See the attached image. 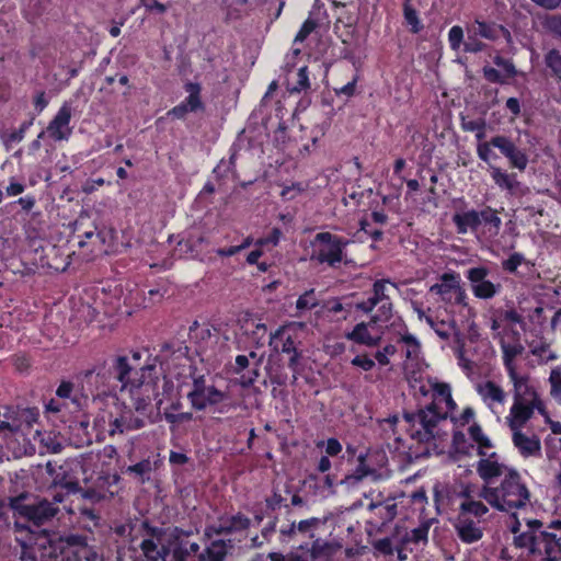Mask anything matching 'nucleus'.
<instances>
[{"instance_id": "473e14b6", "label": "nucleus", "mask_w": 561, "mask_h": 561, "mask_svg": "<svg viewBox=\"0 0 561 561\" xmlns=\"http://www.w3.org/2000/svg\"><path fill=\"white\" fill-rule=\"evenodd\" d=\"M320 304L319 296L314 288L305 290L296 300L295 309L296 317H301L305 312L310 311L318 307Z\"/></svg>"}, {"instance_id": "0e129e2a", "label": "nucleus", "mask_w": 561, "mask_h": 561, "mask_svg": "<svg viewBox=\"0 0 561 561\" xmlns=\"http://www.w3.org/2000/svg\"><path fill=\"white\" fill-rule=\"evenodd\" d=\"M461 128L465 131H481V129H485V121L484 118L477 119H466L463 116L461 117Z\"/></svg>"}, {"instance_id": "2f4dec72", "label": "nucleus", "mask_w": 561, "mask_h": 561, "mask_svg": "<svg viewBox=\"0 0 561 561\" xmlns=\"http://www.w3.org/2000/svg\"><path fill=\"white\" fill-rule=\"evenodd\" d=\"M543 64L547 75L561 82V51L558 48H551L543 55Z\"/></svg>"}, {"instance_id": "6e6552de", "label": "nucleus", "mask_w": 561, "mask_h": 561, "mask_svg": "<svg viewBox=\"0 0 561 561\" xmlns=\"http://www.w3.org/2000/svg\"><path fill=\"white\" fill-rule=\"evenodd\" d=\"M496 148L508 159L511 167L524 171L528 164L527 154L516 147L515 142L503 135L492 137L489 141L479 142L477 146V154L480 160L491 164L492 160L497 159V154L492 150Z\"/></svg>"}, {"instance_id": "c85d7f7f", "label": "nucleus", "mask_w": 561, "mask_h": 561, "mask_svg": "<svg viewBox=\"0 0 561 561\" xmlns=\"http://www.w3.org/2000/svg\"><path fill=\"white\" fill-rule=\"evenodd\" d=\"M456 530L459 539L465 543L479 541L482 536V529L470 518L458 517Z\"/></svg>"}, {"instance_id": "5701e85b", "label": "nucleus", "mask_w": 561, "mask_h": 561, "mask_svg": "<svg viewBox=\"0 0 561 561\" xmlns=\"http://www.w3.org/2000/svg\"><path fill=\"white\" fill-rule=\"evenodd\" d=\"M316 447L318 449H324V455H322L316 463V470L320 473H327L332 468L330 458L339 456L343 450V446L337 438L330 437L327 440L322 439L316 442Z\"/></svg>"}, {"instance_id": "052dcab7", "label": "nucleus", "mask_w": 561, "mask_h": 561, "mask_svg": "<svg viewBox=\"0 0 561 561\" xmlns=\"http://www.w3.org/2000/svg\"><path fill=\"white\" fill-rule=\"evenodd\" d=\"M317 27V22L312 19H307L300 26L295 36V43H302Z\"/></svg>"}, {"instance_id": "39448f33", "label": "nucleus", "mask_w": 561, "mask_h": 561, "mask_svg": "<svg viewBox=\"0 0 561 561\" xmlns=\"http://www.w3.org/2000/svg\"><path fill=\"white\" fill-rule=\"evenodd\" d=\"M480 496L492 507L511 513L530 504V491L516 469H510L499 485H484Z\"/></svg>"}, {"instance_id": "20e7f679", "label": "nucleus", "mask_w": 561, "mask_h": 561, "mask_svg": "<svg viewBox=\"0 0 561 561\" xmlns=\"http://www.w3.org/2000/svg\"><path fill=\"white\" fill-rule=\"evenodd\" d=\"M53 502L47 500L28 501V496L22 493L18 496L10 497V507L12 508L14 520V531L16 534L35 533L32 526L39 528L49 523L59 512L57 503H62L65 496L56 491V486L51 492Z\"/></svg>"}, {"instance_id": "7c9ffc66", "label": "nucleus", "mask_w": 561, "mask_h": 561, "mask_svg": "<svg viewBox=\"0 0 561 561\" xmlns=\"http://www.w3.org/2000/svg\"><path fill=\"white\" fill-rule=\"evenodd\" d=\"M375 470L371 469L366 462V455L360 454L357 457L356 467L351 472L345 474V477L341 479L339 483L345 484L347 486H354L358 484L360 481H363L369 474H373Z\"/></svg>"}, {"instance_id": "ea45409f", "label": "nucleus", "mask_w": 561, "mask_h": 561, "mask_svg": "<svg viewBox=\"0 0 561 561\" xmlns=\"http://www.w3.org/2000/svg\"><path fill=\"white\" fill-rule=\"evenodd\" d=\"M224 516H225L227 526L230 529L229 530L230 535L236 534V533L245 531L251 526V519L241 512H238L237 514L231 515V516H226V515H224Z\"/></svg>"}, {"instance_id": "603ef678", "label": "nucleus", "mask_w": 561, "mask_h": 561, "mask_svg": "<svg viewBox=\"0 0 561 561\" xmlns=\"http://www.w3.org/2000/svg\"><path fill=\"white\" fill-rule=\"evenodd\" d=\"M286 501L287 497L283 496L282 493L277 490H273V494L265 499V505L267 510L275 512L283 506L287 508L289 505L286 503Z\"/></svg>"}, {"instance_id": "c03bdc74", "label": "nucleus", "mask_w": 561, "mask_h": 561, "mask_svg": "<svg viewBox=\"0 0 561 561\" xmlns=\"http://www.w3.org/2000/svg\"><path fill=\"white\" fill-rule=\"evenodd\" d=\"M425 321L442 340H448L451 335L453 325L444 320L438 321L433 317H425Z\"/></svg>"}, {"instance_id": "e2e57ef3", "label": "nucleus", "mask_w": 561, "mask_h": 561, "mask_svg": "<svg viewBox=\"0 0 561 561\" xmlns=\"http://www.w3.org/2000/svg\"><path fill=\"white\" fill-rule=\"evenodd\" d=\"M10 205H19L22 211L28 214L36 205V197L33 194H26L25 196L19 197L16 201L10 203Z\"/></svg>"}, {"instance_id": "2eb2a0df", "label": "nucleus", "mask_w": 561, "mask_h": 561, "mask_svg": "<svg viewBox=\"0 0 561 561\" xmlns=\"http://www.w3.org/2000/svg\"><path fill=\"white\" fill-rule=\"evenodd\" d=\"M268 344L276 352L289 355L288 368L294 371L293 382L297 380V369L301 353L298 351L295 337L289 334L285 327H279L270 335Z\"/></svg>"}, {"instance_id": "79ce46f5", "label": "nucleus", "mask_w": 561, "mask_h": 561, "mask_svg": "<svg viewBox=\"0 0 561 561\" xmlns=\"http://www.w3.org/2000/svg\"><path fill=\"white\" fill-rule=\"evenodd\" d=\"M490 171L492 180L499 187L505 190H512L514 187V181L512 176L501 168L490 165Z\"/></svg>"}, {"instance_id": "774afa93", "label": "nucleus", "mask_w": 561, "mask_h": 561, "mask_svg": "<svg viewBox=\"0 0 561 561\" xmlns=\"http://www.w3.org/2000/svg\"><path fill=\"white\" fill-rule=\"evenodd\" d=\"M172 561H187L190 554L186 551V543L183 541L178 542L173 549H170Z\"/></svg>"}, {"instance_id": "4be33fe9", "label": "nucleus", "mask_w": 561, "mask_h": 561, "mask_svg": "<svg viewBox=\"0 0 561 561\" xmlns=\"http://www.w3.org/2000/svg\"><path fill=\"white\" fill-rule=\"evenodd\" d=\"M495 456L496 453H492L489 458H482L478 462L477 471L484 481V485H493L495 478H504V474L511 469L504 463L494 460Z\"/></svg>"}, {"instance_id": "c9c22d12", "label": "nucleus", "mask_w": 561, "mask_h": 561, "mask_svg": "<svg viewBox=\"0 0 561 561\" xmlns=\"http://www.w3.org/2000/svg\"><path fill=\"white\" fill-rule=\"evenodd\" d=\"M540 533L535 534L534 531H524L514 536V545L517 548L528 549L531 554L541 552L539 548Z\"/></svg>"}, {"instance_id": "37998d69", "label": "nucleus", "mask_w": 561, "mask_h": 561, "mask_svg": "<svg viewBox=\"0 0 561 561\" xmlns=\"http://www.w3.org/2000/svg\"><path fill=\"white\" fill-rule=\"evenodd\" d=\"M542 26L553 37L561 39V13L546 15Z\"/></svg>"}, {"instance_id": "0eeeda50", "label": "nucleus", "mask_w": 561, "mask_h": 561, "mask_svg": "<svg viewBox=\"0 0 561 561\" xmlns=\"http://www.w3.org/2000/svg\"><path fill=\"white\" fill-rule=\"evenodd\" d=\"M389 287L397 289V285L389 279H377L373 284L371 296L356 305V309L364 313H370L377 308L371 316L373 323L386 324L393 316V305L389 296Z\"/></svg>"}, {"instance_id": "423d86ee", "label": "nucleus", "mask_w": 561, "mask_h": 561, "mask_svg": "<svg viewBox=\"0 0 561 561\" xmlns=\"http://www.w3.org/2000/svg\"><path fill=\"white\" fill-rule=\"evenodd\" d=\"M187 400L195 411L210 409L214 413L226 414L236 409L229 392L209 383L204 375L193 378L191 390L187 392Z\"/></svg>"}, {"instance_id": "13d9d810", "label": "nucleus", "mask_w": 561, "mask_h": 561, "mask_svg": "<svg viewBox=\"0 0 561 561\" xmlns=\"http://www.w3.org/2000/svg\"><path fill=\"white\" fill-rule=\"evenodd\" d=\"M374 549L383 554V556H392L393 554V542L390 537H385L377 539L373 542Z\"/></svg>"}, {"instance_id": "c756f323", "label": "nucleus", "mask_w": 561, "mask_h": 561, "mask_svg": "<svg viewBox=\"0 0 561 561\" xmlns=\"http://www.w3.org/2000/svg\"><path fill=\"white\" fill-rule=\"evenodd\" d=\"M460 286V276L457 273H444L440 283L434 284L431 291L442 296L443 300H450L451 294H455Z\"/></svg>"}, {"instance_id": "a19ab883", "label": "nucleus", "mask_w": 561, "mask_h": 561, "mask_svg": "<svg viewBox=\"0 0 561 561\" xmlns=\"http://www.w3.org/2000/svg\"><path fill=\"white\" fill-rule=\"evenodd\" d=\"M523 264L529 265V261L520 252H513L501 262L503 271L515 276L519 275L518 267Z\"/></svg>"}, {"instance_id": "9b49d317", "label": "nucleus", "mask_w": 561, "mask_h": 561, "mask_svg": "<svg viewBox=\"0 0 561 561\" xmlns=\"http://www.w3.org/2000/svg\"><path fill=\"white\" fill-rule=\"evenodd\" d=\"M61 561H103L94 547L88 545V537L80 534H66L59 538Z\"/></svg>"}, {"instance_id": "5fc2aeb1", "label": "nucleus", "mask_w": 561, "mask_h": 561, "mask_svg": "<svg viewBox=\"0 0 561 561\" xmlns=\"http://www.w3.org/2000/svg\"><path fill=\"white\" fill-rule=\"evenodd\" d=\"M449 46L454 50H458L463 42V30L459 25H454L448 32Z\"/></svg>"}, {"instance_id": "f704fd0d", "label": "nucleus", "mask_w": 561, "mask_h": 561, "mask_svg": "<svg viewBox=\"0 0 561 561\" xmlns=\"http://www.w3.org/2000/svg\"><path fill=\"white\" fill-rule=\"evenodd\" d=\"M479 393L482 396L484 401H488L490 403L496 402L500 404H504L506 400V394L503 388L491 380L485 381L480 387Z\"/></svg>"}, {"instance_id": "ddd939ff", "label": "nucleus", "mask_w": 561, "mask_h": 561, "mask_svg": "<svg viewBox=\"0 0 561 561\" xmlns=\"http://www.w3.org/2000/svg\"><path fill=\"white\" fill-rule=\"evenodd\" d=\"M160 380L161 381L159 383V396H161L165 391V388L172 387V383H170V381L167 380L162 369ZM153 401H156L158 407L162 403V399L160 397H158L157 400H152L150 403H152ZM150 405L151 404H149L144 412H139L135 409V411L140 415H134V413L129 410L124 412L121 416L115 417L113 421L110 422V434H123L124 432L142 428L146 424L145 416H148L147 411Z\"/></svg>"}, {"instance_id": "8fccbe9b", "label": "nucleus", "mask_w": 561, "mask_h": 561, "mask_svg": "<svg viewBox=\"0 0 561 561\" xmlns=\"http://www.w3.org/2000/svg\"><path fill=\"white\" fill-rule=\"evenodd\" d=\"M400 342L407 345L405 357L408 359L416 358L419 356L421 344L414 335L405 333L400 337Z\"/></svg>"}, {"instance_id": "680f3d73", "label": "nucleus", "mask_w": 561, "mask_h": 561, "mask_svg": "<svg viewBox=\"0 0 561 561\" xmlns=\"http://www.w3.org/2000/svg\"><path fill=\"white\" fill-rule=\"evenodd\" d=\"M397 353V347L392 344H387L382 350H379L375 353V359L381 366H387L389 362V356H393Z\"/></svg>"}, {"instance_id": "09e8293b", "label": "nucleus", "mask_w": 561, "mask_h": 561, "mask_svg": "<svg viewBox=\"0 0 561 561\" xmlns=\"http://www.w3.org/2000/svg\"><path fill=\"white\" fill-rule=\"evenodd\" d=\"M229 528L225 520V516L218 517V524L207 525L204 529V537L206 539H211L214 536H228L230 535Z\"/></svg>"}, {"instance_id": "de8ad7c7", "label": "nucleus", "mask_w": 561, "mask_h": 561, "mask_svg": "<svg viewBox=\"0 0 561 561\" xmlns=\"http://www.w3.org/2000/svg\"><path fill=\"white\" fill-rule=\"evenodd\" d=\"M152 470V465L149 459H142L141 461L131 465L127 468V472L134 473L140 478L141 482L150 479L149 474Z\"/></svg>"}, {"instance_id": "cd10ccee", "label": "nucleus", "mask_w": 561, "mask_h": 561, "mask_svg": "<svg viewBox=\"0 0 561 561\" xmlns=\"http://www.w3.org/2000/svg\"><path fill=\"white\" fill-rule=\"evenodd\" d=\"M542 546L547 561H561V536L540 530L539 547Z\"/></svg>"}, {"instance_id": "f8f14e48", "label": "nucleus", "mask_w": 561, "mask_h": 561, "mask_svg": "<svg viewBox=\"0 0 561 561\" xmlns=\"http://www.w3.org/2000/svg\"><path fill=\"white\" fill-rule=\"evenodd\" d=\"M490 275L491 271L486 265L472 266L465 272L470 290L477 299L491 300L502 293V284L490 279Z\"/></svg>"}, {"instance_id": "dca6fc26", "label": "nucleus", "mask_w": 561, "mask_h": 561, "mask_svg": "<svg viewBox=\"0 0 561 561\" xmlns=\"http://www.w3.org/2000/svg\"><path fill=\"white\" fill-rule=\"evenodd\" d=\"M187 96L167 112V116L175 119H185L188 113L205 111V103L202 99V85L198 82L187 81L183 85Z\"/></svg>"}, {"instance_id": "bb28decb", "label": "nucleus", "mask_w": 561, "mask_h": 561, "mask_svg": "<svg viewBox=\"0 0 561 561\" xmlns=\"http://www.w3.org/2000/svg\"><path fill=\"white\" fill-rule=\"evenodd\" d=\"M231 540L215 539L197 556V561H225L229 548H231Z\"/></svg>"}, {"instance_id": "f03ea898", "label": "nucleus", "mask_w": 561, "mask_h": 561, "mask_svg": "<svg viewBox=\"0 0 561 561\" xmlns=\"http://www.w3.org/2000/svg\"><path fill=\"white\" fill-rule=\"evenodd\" d=\"M412 387L423 397L431 393L432 401L416 412L403 413L405 431L413 440L428 444L439 437L438 424L450 416L457 404L448 383L420 380L417 388L416 385Z\"/></svg>"}, {"instance_id": "e433bc0d", "label": "nucleus", "mask_w": 561, "mask_h": 561, "mask_svg": "<svg viewBox=\"0 0 561 561\" xmlns=\"http://www.w3.org/2000/svg\"><path fill=\"white\" fill-rule=\"evenodd\" d=\"M403 18L405 24L409 26V30L413 34H417L423 30V23L419 16V12L411 4L410 0H405L403 2Z\"/></svg>"}, {"instance_id": "4d7b16f0", "label": "nucleus", "mask_w": 561, "mask_h": 561, "mask_svg": "<svg viewBox=\"0 0 561 561\" xmlns=\"http://www.w3.org/2000/svg\"><path fill=\"white\" fill-rule=\"evenodd\" d=\"M428 530V525L422 524L410 531V534L408 535V540L413 543L426 542Z\"/></svg>"}, {"instance_id": "72a5a7b5", "label": "nucleus", "mask_w": 561, "mask_h": 561, "mask_svg": "<svg viewBox=\"0 0 561 561\" xmlns=\"http://www.w3.org/2000/svg\"><path fill=\"white\" fill-rule=\"evenodd\" d=\"M530 354L537 358L539 365H546L549 362L558 359V355L550 348V343L546 340L533 342L530 345Z\"/></svg>"}, {"instance_id": "4c0bfd02", "label": "nucleus", "mask_w": 561, "mask_h": 561, "mask_svg": "<svg viewBox=\"0 0 561 561\" xmlns=\"http://www.w3.org/2000/svg\"><path fill=\"white\" fill-rule=\"evenodd\" d=\"M476 34L480 35L483 38L495 41L500 37L501 33H506L507 35H510L508 31L503 25L489 23L484 21H476Z\"/></svg>"}, {"instance_id": "aec40b11", "label": "nucleus", "mask_w": 561, "mask_h": 561, "mask_svg": "<svg viewBox=\"0 0 561 561\" xmlns=\"http://www.w3.org/2000/svg\"><path fill=\"white\" fill-rule=\"evenodd\" d=\"M118 480L119 477L116 474L100 477L96 486L82 491V497L92 503L113 497L117 493Z\"/></svg>"}, {"instance_id": "3c124183", "label": "nucleus", "mask_w": 561, "mask_h": 561, "mask_svg": "<svg viewBox=\"0 0 561 561\" xmlns=\"http://www.w3.org/2000/svg\"><path fill=\"white\" fill-rule=\"evenodd\" d=\"M374 508L376 514L385 522H391L397 516V504L396 503H379L375 504Z\"/></svg>"}, {"instance_id": "58836bf2", "label": "nucleus", "mask_w": 561, "mask_h": 561, "mask_svg": "<svg viewBox=\"0 0 561 561\" xmlns=\"http://www.w3.org/2000/svg\"><path fill=\"white\" fill-rule=\"evenodd\" d=\"M267 558L271 561H316V560L320 559V558H313V557L309 556V553H304L298 550L291 551L287 554H283L282 552H270L267 554ZM251 561H266V560L262 557H256V558H253Z\"/></svg>"}, {"instance_id": "393cba45", "label": "nucleus", "mask_w": 561, "mask_h": 561, "mask_svg": "<svg viewBox=\"0 0 561 561\" xmlns=\"http://www.w3.org/2000/svg\"><path fill=\"white\" fill-rule=\"evenodd\" d=\"M460 496L463 497V501L460 503L458 517L470 518V516H474L480 519L489 512V508L481 501H474L471 497L468 486L460 492Z\"/></svg>"}, {"instance_id": "7ed1b4c3", "label": "nucleus", "mask_w": 561, "mask_h": 561, "mask_svg": "<svg viewBox=\"0 0 561 561\" xmlns=\"http://www.w3.org/2000/svg\"><path fill=\"white\" fill-rule=\"evenodd\" d=\"M324 530V520L310 517L283 525L279 528V539L282 542H291L293 547L300 552L309 553L313 558L327 559L336 552L337 546L322 537Z\"/></svg>"}, {"instance_id": "f3484780", "label": "nucleus", "mask_w": 561, "mask_h": 561, "mask_svg": "<svg viewBox=\"0 0 561 561\" xmlns=\"http://www.w3.org/2000/svg\"><path fill=\"white\" fill-rule=\"evenodd\" d=\"M71 121V106L68 102H65L49 122L46 131L50 138L55 141L68 140L72 134L70 127Z\"/></svg>"}, {"instance_id": "a211bd4d", "label": "nucleus", "mask_w": 561, "mask_h": 561, "mask_svg": "<svg viewBox=\"0 0 561 561\" xmlns=\"http://www.w3.org/2000/svg\"><path fill=\"white\" fill-rule=\"evenodd\" d=\"M535 410L545 419H549V412L546 405L525 404L522 402H513L510 414L507 415V424L511 430L523 428L533 417Z\"/></svg>"}, {"instance_id": "69168bd1", "label": "nucleus", "mask_w": 561, "mask_h": 561, "mask_svg": "<svg viewBox=\"0 0 561 561\" xmlns=\"http://www.w3.org/2000/svg\"><path fill=\"white\" fill-rule=\"evenodd\" d=\"M351 364L353 366L359 367L364 371H370L375 367V360L367 355H356L352 360Z\"/></svg>"}, {"instance_id": "4468645a", "label": "nucleus", "mask_w": 561, "mask_h": 561, "mask_svg": "<svg viewBox=\"0 0 561 561\" xmlns=\"http://www.w3.org/2000/svg\"><path fill=\"white\" fill-rule=\"evenodd\" d=\"M316 241L320 244L317 250V260L330 266H336L343 261L344 249L351 242L344 237L328 231L317 233Z\"/></svg>"}, {"instance_id": "412c9836", "label": "nucleus", "mask_w": 561, "mask_h": 561, "mask_svg": "<svg viewBox=\"0 0 561 561\" xmlns=\"http://www.w3.org/2000/svg\"><path fill=\"white\" fill-rule=\"evenodd\" d=\"M511 431L513 444L524 458L541 456V442L537 435L528 436L522 432V428Z\"/></svg>"}, {"instance_id": "1a4fd4ad", "label": "nucleus", "mask_w": 561, "mask_h": 561, "mask_svg": "<svg viewBox=\"0 0 561 561\" xmlns=\"http://www.w3.org/2000/svg\"><path fill=\"white\" fill-rule=\"evenodd\" d=\"M451 220L459 234L476 233L481 225L489 227L490 231L497 233L502 225L497 210L491 206H485L480 211L476 209L456 211Z\"/></svg>"}, {"instance_id": "b1692460", "label": "nucleus", "mask_w": 561, "mask_h": 561, "mask_svg": "<svg viewBox=\"0 0 561 561\" xmlns=\"http://www.w3.org/2000/svg\"><path fill=\"white\" fill-rule=\"evenodd\" d=\"M375 325L380 327L381 324L373 323L371 319L368 322H359L353 328L351 332L345 334V337L348 341L359 345H365L367 347L378 346L381 342V335H373L369 332V328Z\"/></svg>"}, {"instance_id": "864d4df0", "label": "nucleus", "mask_w": 561, "mask_h": 561, "mask_svg": "<svg viewBox=\"0 0 561 561\" xmlns=\"http://www.w3.org/2000/svg\"><path fill=\"white\" fill-rule=\"evenodd\" d=\"M25 184L18 180L16 176H10L9 184L4 188V194L7 197L19 196L25 191Z\"/></svg>"}, {"instance_id": "a18cd8bd", "label": "nucleus", "mask_w": 561, "mask_h": 561, "mask_svg": "<svg viewBox=\"0 0 561 561\" xmlns=\"http://www.w3.org/2000/svg\"><path fill=\"white\" fill-rule=\"evenodd\" d=\"M550 396L561 402V366L551 369L549 378Z\"/></svg>"}, {"instance_id": "bf43d9fd", "label": "nucleus", "mask_w": 561, "mask_h": 561, "mask_svg": "<svg viewBox=\"0 0 561 561\" xmlns=\"http://www.w3.org/2000/svg\"><path fill=\"white\" fill-rule=\"evenodd\" d=\"M493 62H494L497 67H500V68H502V69H503V71L505 72V75H506V77H507V78H514V77H516V75H517V70H516V67H515V65L513 64V61H512V60L506 59V58H504V57H502V56H499V55H497V56H495V57L493 58Z\"/></svg>"}, {"instance_id": "9d476101", "label": "nucleus", "mask_w": 561, "mask_h": 561, "mask_svg": "<svg viewBox=\"0 0 561 561\" xmlns=\"http://www.w3.org/2000/svg\"><path fill=\"white\" fill-rule=\"evenodd\" d=\"M137 533L142 538L139 548L144 557L148 561H165L170 554V547L162 545L167 530L145 519L140 522Z\"/></svg>"}, {"instance_id": "6ab92c4d", "label": "nucleus", "mask_w": 561, "mask_h": 561, "mask_svg": "<svg viewBox=\"0 0 561 561\" xmlns=\"http://www.w3.org/2000/svg\"><path fill=\"white\" fill-rule=\"evenodd\" d=\"M513 383V402H522L525 404L546 405L538 394L537 390L529 383L527 375L516 376L510 379Z\"/></svg>"}, {"instance_id": "a878e982", "label": "nucleus", "mask_w": 561, "mask_h": 561, "mask_svg": "<svg viewBox=\"0 0 561 561\" xmlns=\"http://www.w3.org/2000/svg\"><path fill=\"white\" fill-rule=\"evenodd\" d=\"M502 350V359L505 370L510 379H515L516 376H519L517 371V367L515 364V358L524 352V346L517 342L514 344L506 343L505 341L501 342Z\"/></svg>"}, {"instance_id": "338daca9", "label": "nucleus", "mask_w": 561, "mask_h": 561, "mask_svg": "<svg viewBox=\"0 0 561 561\" xmlns=\"http://www.w3.org/2000/svg\"><path fill=\"white\" fill-rule=\"evenodd\" d=\"M483 77L485 78L486 81L491 83L504 84L506 82L504 77L497 69L489 66H485L483 68Z\"/></svg>"}, {"instance_id": "49530a36", "label": "nucleus", "mask_w": 561, "mask_h": 561, "mask_svg": "<svg viewBox=\"0 0 561 561\" xmlns=\"http://www.w3.org/2000/svg\"><path fill=\"white\" fill-rule=\"evenodd\" d=\"M248 356H249V360L250 359L254 360V368L252 369L251 374L241 375L240 383L243 387H250L255 382L256 378L259 377V367L262 364V356H259L254 351H251Z\"/></svg>"}, {"instance_id": "6e6d98bb", "label": "nucleus", "mask_w": 561, "mask_h": 561, "mask_svg": "<svg viewBox=\"0 0 561 561\" xmlns=\"http://www.w3.org/2000/svg\"><path fill=\"white\" fill-rule=\"evenodd\" d=\"M282 237V230L277 227L272 228L267 236L259 238L255 241V245L262 248L264 245H277Z\"/></svg>"}, {"instance_id": "f257e3e1", "label": "nucleus", "mask_w": 561, "mask_h": 561, "mask_svg": "<svg viewBox=\"0 0 561 561\" xmlns=\"http://www.w3.org/2000/svg\"><path fill=\"white\" fill-rule=\"evenodd\" d=\"M161 366L153 363L137 369L127 356L117 355L104 365L83 373L82 387L93 398L130 400V407L144 412L159 397Z\"/></svg>"}]
</instances>
